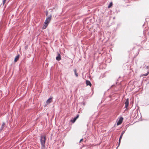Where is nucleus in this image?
Returning a JSON list of instances; mask_svg holds the SVG:
<instances>
[{"label":"nucleus","mask_w":149,"mask_h":149,"mask_svg":"<svg viewBox=\"0 0 149 149\" xmlns=\"http://www.w3.org/2000/svg\"><path fill=\"white\" fill-rule=\"evenodd\" d=\"M113 5V3L112 2H111L108 6V8H110Z\"/></svg>","instance_id":"12"},{"label":"nucleus","mask_w":149,"mask_h":149,"mask_svg":"<svg viewBox=\"0 0 149 149\" xmlns=\"http://www.w3.org/2000/svg\"><path fill=\"white\" fill-rule=\"evenodd\" d=\"M40 142L42 145V148H44L45 147V143L46 141V136L44 135H41L40 139Z\"/></svg>","instance_id":"2"},{"label":"nucleus","mask_w":149,"mask_h":149,"mask_svg":"<svg viewBox=\"0 0 149 149\" xmlns=\"http://www.w3.org/2000/svg\"><path fill=\"white\" fill-rule=\"evenodd\" d=\"M83 139H81L80 140V141H79V142H80H80H81L83 140Z\"/></svg>","instance_id":"18"},{"label":"nucleus","mask_w":149,"mask_h":149,"mask_svg":"<svg viewBox=\"0 0 149 149\" xmlns=\"http://www.w3.org/2000/svg\"><path fill=\"white\" fill-rule=\"evenodd\" d=\"M125 107L127 108L128 106L129 105V99L128 98L127 99L125 102Z\"/></svg>","instance_id":"5"},{"label":"nucleus","mask_w":149,"mask_h":149,"mask_svg":"<svg viewBox=\"0 0 149 149\" xmlns=\"http://www.w3.org/2000/svg\"><path fill=\"white\" fill-rule=\"evenodd\" d=\"M79 115H77L76 117L74 118L73 119V120H71V122H72L73 123H74L75 121L77 119L79 118Z\"/></svg>","instance_id":"8"},{"label":"nucleus","mask_w":149,"mask_h":149,"mask_svg":"<svg viewBox=\"0 0 149 149\" xmlns=\"http://www.w3.org/2000/svg\"><path fill=\"white\" fill-rule=\"evenodd\" d=\"M6 0H3V4H4L6 2Z\"/></svg>","instance_id":"17"},{"label":"nucleus","mask_w":149,"mask_h":149,"mask_svg":"<svg viewBox=\"0 0 149 149\" xmlns=\"http://www.w3.org/2000/svg\"><path fill=\"white\" fill-rule=\"evenodd\" d=\"M125 132V131H123L122 133H121V135H123V134H124V133Z\"/></svg>","instance_id":"16"},{"label":"nucleus","mask_w":149,"mask_h":149,"mask_svg":"<svg viewBox=\"0 0 149 149\" xmlns=\"http://www.w3.org/2000/svg\"><path fill=\"white\" fill-rule=\"evenodd\" d=\"M86 84L87 86H89L90 87L91 86L92 84L91 82L89 80H87L86 81Z\"/></svg>","instance_id":"6"},{"label":"nucleus","mask_w":149,"mask_h":149,"mask_svg":"<svg viewBox=\"0 0 149 149\" xmlns=\"http://www.w3.org/2000/svg\"><path fill=\"white\" fill-rule=\"evenodd\" d=\"M149 72H148L147 73H146V74H142V76H146L148 75V74H149Z\"/></svg>","instance_id":"15"},{"label":"nucleus","mask_w":149,"mask_h":149,"mask_svg":"<svg viewBox=\"0 0 149 149\" xmlns=\"http://www.w3.org/2000/svg\"><path fill=\"white\" fill-rule=\"evenodd\" d=\"M123 136L122 135H121L120 137V138H119V145L120 144V140L122 138V137Z\"/></svg>","instance_id":"14"},{"label":"nucleus","mask_w":149,"mask_h":149,"mask_svg":"<svg viewBox=\"0 0 149 149\" xmlns=\"http://www.w3.org/2000/svg\"><path fill=\"white\" fill-rule=\"evenodd\" d=\"M52 18V16L50 15L49 16L47 17L44 23V26L42 28V29H45L49 23L50 22Z\"/></svg>","instance_id":"1"},{"label":"nucleus","mask_w":149,"mask_h":149,"mask_svg":"<svg viewBox=\"0 0 149 149\" xmlns=\"http://www.w3.org/2000/svg\"><path fill=\"white\" fill-rule=\"evenodd\" d=\"M74 73H75V75H76V76L77 77H78V74H77V70L76 69H75L74 70Z\"/></svg>","instance_id":"11"},{"label":"nucleus","mask_w":149,"mask_h":149,"mask_svg":"<svg viewBox=\"0 0 149 149\" xmlns=\"http://www.w3.org/2000/svg\"><path fill=\"white\" fill-rule=\"evenodd\" d=\"M123 118H122V117L120 118L119 120L118 121V122L117 123V125H119L121 124L123 122Z\"/></svg>","instance_id":"4"},{"label":"nucleus","mask_w":149,"mask_h":149,"mask_svg":"<svg viewBox=\"0 0 149 149\" xmlns=\"http://www.w3.org/2000/svg\"><path fill=\"white\" fill-rule=\"evenodd\" d=\"M5 123L4 122H3L2 123L1 127V128L0 130H3V128H4V127H5Z\"/></svg>","instance_id":"10"},{"label":"nucleus","mask_w":149,"mask_h":149,"mask_svg":"<svg viewBox=\"0 0 149 149\" xmlns=\"http://www.w3.org/2000/svg\"><path fill=\"white\" fill-rule=\"evenodd\" d=\"M56 59L57 61H60L61 60V56L60 55V54L59 53H58V56L56 58Z\"/></svg>","instance_id":"7"},{"label":"nucleus","mask_w":149,"mask_h":149,"mask_svg":"<svg viewBox=\"0 0 149 149\" xmlns=\"http://www.w3.org/2000/svg\"><path fill=\"white\" fill-rule=\"evenodd\" d=\"M19 55H18L14 59V62H16L18 60L19 58Z\"/></svg>","instance_id":"9"},{"label":"nucleus","mask_w":149,"mask_h":149,"mask_svg":"<svg viewBox=\"0 0 149 149\" xmlns=\"http://www.w3.org/2000/svg\"><path fill=\"white\" fill-rule=\"evenodd\" d=\"M53 98L52 97H50L49 98L46 102V105H47L48 104H49L50 103L52 102L53 100H52Z\"/></svg>","instance_id":"3"},{"label":"nucleus","mask_w":149,"mask_h":149,"mask_svg":"<svg viewBox=\"0 0 149 149\" xmlns=\"http://www.w3.org/2000/svg\"><path fill=\"white\" fill-rule=\"evenodd\" d=\"M123 136L122 135H121L120 137V138H119V145L120 144V140L122 138V137Z\"/></svg>","instance_id":"13"}]
</instances>
